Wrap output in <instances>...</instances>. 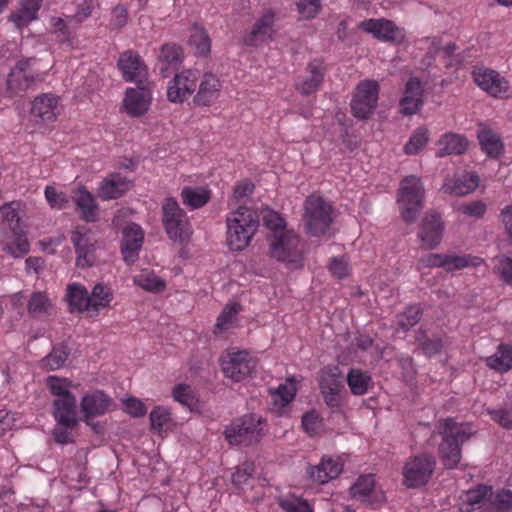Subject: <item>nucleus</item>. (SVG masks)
<instances>
[{
	"mask_svg": "<svg viewBox=\"0 0 512 512\" xmlns=\"http://www.w3.org/2000/svg\"><path fill=\"white\" fill-rule=\"evenodd\" d=\"M278 504L286 512H314L305 499L292 494L280 497Z\"/></svg>",
	"mask_w": 512,
	"mask_h": 512,
	"instance_id": "51",
	"label": "nucleus"
},
{
	"mask_svg": "<svg viewBox=\"0 0 512 512\" xmlns=\"http://www.w3.org/2000/svg\"><path fill=\"white\" fill-rule=\"evenodd\" d=\"M20 203L12 201L0 207V221L12 227L18 226L20 220Z\"/></svg>",
	"mask_w": 512,
	"mask_h": 512,
	"instance_id": "53",
	"label": "nucleus"
},
{
	"mask_svg": "<svg viewBox=\"0 0 512 512\" xmlns=\"http://www.w3.org/2000/svg\"><path fill=\"white\" fill-rule=\"evenodd\" d=\"M259 226L255 210L238 206L226 216V243L233 251H241L249 244Z\"/></svg>",
	"mask_w": 512,
	"mask_h": 512,
	"instance_id": "1",
	"label": "nucleus"
},
{
	"mask_svg": "<svg viewBox=\"0 0 512 512\" xmlns=\"http://www.w3.org/2000/svg\"><path fill=\"white\" fill-rule=\"evenodd\" d=\"M73 23H69V20L67 21L63 20L62 18H53L52 19V33L56 34L61 41H67L70 42L72 37V30L71 25Z\"/></svg>",
	"mask_w": 512,
	"mask_h": 512,
	"instance_id": "61",
	"label": "nucleus"
},
{
	"mask_svg": "<svg viewBox=\"0 0 512 512\" xmlns=\"http://www.w3.org/2000/svg\"><path fill=\"white\" fill-rule=\"evenodd\" d=\"M486 365L500 373H505L512 369V346L500 344L496 352L486 358Z\"/></svg>",
	"mask_w": 512,
	"mask_h": 512,
	"instance_id": "38",
	"label": "nucleus"
},
{
	"mask_svg": "<svg viewBox=\"0 0 512 512\" xmlns=\"http://www.w3.org/2000/svg\"><path fill=\"white\" fill-rule=\"evenodd\" d=\"M276 14L273 10H265L256 21L252 30L244 37V43L248 46H257L260 43L273 39Z\"/></svg>",
	"mask_w": 512,
	"mask_h": 512,
	"instance_id": "17",
	"label": "nucleus"
},
{
	"mask_svg": "<svg viewBox=\"0 0 512 512\" xmlns=\"http://www.w3.org/2000/svg\"><path fill=\"white\" fill-rule=\"evenodd\" d=\"M45 197L50 206L55 209H64L69 203L66 194L63 192H58L52 186H47L45 188Z\"/></svg>",
	"mask_w": 512,
	"mask_h": 512,
	"instance_id": "60",
	"label": "nucleus"
},
{
	"mask_svg": "<svg viewBox=\"0 0 512 512\" xmlns=\"http://www.w3.org/2000/svg\"><path fill=\"white\" fill-rule=\"evenodd\" d=\"M131 186L128 178L118 173H111L101 181L97 195L102 200L117 199L129 191Z\"/></svg>",
	"mask_w": 512,
	"mask_h": 512,
	"instance_id": "23",
	"label": "nucleus"
},
{
	"mask_svg": "<svg viewBox=\"0 0 512 512\" xmlns=\"http://www.w3.org/2000/svg\"><path fill=\"white\" fill-rule=\"evenodd\" d=\"M416 341L423 354L428 357L440 353L443 347L442 340L439 337L430 338L426 332L422 330L416 333Z\"/></svg>",
	"mask_w": 512,
	"mask_h": 512,
	"instance_id": "47",
	"label": "nucleus"
},
{
	"mask_svg": "<svg viewBox=\"0 0 512 512\" xmlns=\"http://www.w3.org/2000/svg\"><path fill=\"white\" fill-rule=\"evenodd\" d=\"M261 418L247 414L225 427L224 436L230 445H252L262 437Z\"/></svg>",
	"mask_w": 512,
	"mask_h": 512,
	"instance_id": "7",
	"label": "nucleus"
},
{
	"mask_svg": "<svg viewBox=\"0 0 512 512\" xmlns=\"http://www.w3.org/2000/svg\"><path fill=\"white\" fill-rule=\"evenodd\" d=\"M326 67L322 60L314 59L306 68V75L298 79L295 87L302 95H310L317 92L324 80Z\"/></svg>",
	"mask_w": 512,
	"mask_h": 512,
	"instance_id": "19",
	"label": "nucleus"
},
{
	"mask_svg": "<svg viewBox=\"0 0 512 512\" xmlns=\"http://www.w3.org/2000/svg\"><path fill=\"white\" fill-rule=\"evenodd\" d=\"M53 307L51 299L45 292L32 293L27 304L28 313L33 318L50 315L53 311Z\"/></svg>",
	"mask_w": 512,
	"mask_h": 512,
	"instance_id": "41",
	"label": "nucleus"
},
{
	"mask_svg": "<svg viewBox=\"0 0 512 512\" xmlns=\"http://www.w3.org/2000/svg\"><path fill=\"white\" fill-rule=\"evenodd\" d=\"M255 471L254 464L250 462L243 463L232 475V482L236 486L245 484Z\"/></svg>",
	"mask_w": 512,
	"mask_h": 512,
	"instance_id": "62",
	"label": "nucleus"
},
{
	"mask_svg": "<svg viewBox=\"0 0 512 512\" xmlns=\"http://www.w3.org/2000/svg\"><path fill=\"white\" fill-rule=\"evenodd\" d=\"M88 297L87 289L81 284L72 283L66 288V301L72 313L78 312L88 315Z\"/></svg>",
	"mask_w": 512,
	"mask_h": 512,
	"instance_id": "36",
	"label": "nucleus"
},
{
	"mask_svg": "<svg viewBox=\"0 0 512 512\" xmlns=\"http://www.w3.org/2000/svg\"><path fill=\"white\" fill-rule=\"evenodd\" d=\"M428 130L426 128H418L409 138L404 146V152L408 155L417 154L428 143Z\"/></svg>",
	"mask_w": 512,
	"mask_h": 512,
	"instance_id": "52",
	"label": "nucleus"
},
{
	"mask_svg": "<svg viewBox=\"0 0 512 512\" xmlns=\"http://www.w3.org/2000/svg\"><path fill=\"white\" fill-rule=\"evenodd\" d=\"M339 376V370L335 367L331 369L330 373L322 375L319 382L324 401L332 408L338 407L342 403L344 385L339 380Z\"/></svg>",
	"mask_w": 512,
	"mask_h": 512,
	"instance_id": "21",
	"label": "nucleus"
},
{
	"mask_svg": "<svg viewBox=\"0 0 512 512\" xmlns=\"http://www.w3.org/2000/svg\"><path fill=\"white\" fill-rule=\"evenodd\" d=\"M239 311L240 305L237 303L226 305L218 316L216 329L219 331L229 329Z\"/></svg>",
	"mask_w": 512,
	"mask_h": 512,
	"instance_id": "54",
	"label": "nucleus"
},
{
	"mask_svg": "<svg viewBox=\"0 0 512 512\" xmlns=\"http://www.w3.org/2000/svg\"><path fill=\"white\" fill-rule=\"evenodd\" d=\"M436 428L442 435V442L439 445L440 460L446 468L453 469L461 459V445L473 434L472 427L468 423L444 419L437 423Z\"/></svg>",
	"mask_w": 512,
	"mask_h": 512,
	"instance_id": "2",
	"label": "nucleus"
},
{
	"mask_svg": "<svg viewBox=\"0 0 512 512\" xmlns=\"http://www.w3.org/2000/svg\"><path fill=\"white\" fill-rule=\"evenodd\" d=\"M37 64L35 57L23 58L16 63L7 80L12 94L17 95L44 81L46 72L40 71Z\"/></svg>",
	"mask_w": 512,
	"mask_h": 512,
	"instance_id": "6",
	"label": "nucleus"
},
{
	"mask_svg": "<svg viewBox=\"0 0 512 512\" xmlns=\"http://www.w3.org/2000/svg\"><path fill=\"white\" fill-rule=\"evenodd\" d=\"M143 239L144 233L139 225L131 223L124 228L121 252L125 262L130 264L136 261Z\"/></svg>",
	"mask_w": 512,
	"mask_h": 512,
	"instance_id": "22",
	"label": "nucleus"
},
{
	"mask_svg": "<svg viewBox=\"0 0 512 512\" xmlns=\"http://www.w3.org/2000/svg\"><path fill=\"white\" fill-rule=\"evenodd\" d=\"M163 224L170 239L183 242L191 234L186 213L174 198H166L162 204Z\"/></svg>",
	"mask_w": 512,
	"mask_h": 512,
	"instance_id": "8",
	"label": "nucleus"
},
{
	"mask_svg": "<svg viewBox=\"0 0 512 512\" xmlns=\"http://www.w3.org/2000/svg\"><path fill=\"white\" fill-rule=\"evenodd\" d=\"M474 82L478 87L495 98H504L510 89L509 81L496 70L476 67L472 71Z\"/></svg>",
	"mask_w": 512,
	"mask_h": 512,
	"instance_id": "12",
	"label": "nucleus"
},
{
	"mask_svg": "<svg viewBox=\"0 0 512 512\" xmlns=\"http://www.w3.org/2000/svg\"><path fill=\"white\" fill-rule=\"evenodd\" d=\"M210 191L202 188L184 187L181 191V198L185 205L191 209L203 207L210 200Z\"/></svg>",
	"mask_w": 512,
	"mask_h": 512,
	"instance_id": "42",
	"label": "nucleus"
},
{
	"mask_svg": "<svg viewBox=\"0 0 512 512\" xmlns=\"http://www.w3.org/2000/svg\"><path fill=\"white\" fill-rule=\"evenodd\" d=\"M151 427L157 432H161L163 427L170 421V412L167 408L158 406L150 413Z\"/></svg>",
	"mask_w": 512,
	"mask_h": 512,
	"instance_id": "58",
	"label": "nucleus"
},
{
	"mask_svg": "<svg viewBox=\"0 0 512 512\" xmlns=\"http://www.w3.org/2000/svg\"><path fill=\"white\" fill-rule=\"evenodd\" d=\"M112 406V399L102 391L88 394L81 401V408L86 421L91 417L105 414L112 409Z\"/></svg>",
	"mask_w": 512,
	"mask_h": 512,
	"instance_id": "25",
	"label": "nucleus"
},
{
	"mask_svg": "<svg viewBox=\"0 0 512 512\" xmlns=\"http://www.w3.org/2000/svg\"><path fill=\"white\" fill-rule=\"evenodd\" d=\"M117 66L125 81L142 84L147 81V67L137 52L128 50L120 54Z\"/></svg>",
	"mask_w": 512,
	"mask_h": 512,
	"instance_id": "15",
	"label": "nucleus"
},
{
	"mask_svg": "<svg viewBox=\"0 0 512 512\" xmlns=\"http://www.w3.org/2000/svg\"><path fill=\"white\" fill-rule=\"evenodd\" d=\"M269 256L288 266L294 268L301 267L303 261V245L300 237L293 231L273 234L269 238Z\"/></svg>",
	"mask_w": 512,
	"mask_h": 512,
	"instance_id": "5",
	"label": "nucleus"
},
{
	"mask_svg": "<svg viewBox=\"0 0 512 512\" xmlns=\"http://www.w3.org/2000/svg\"><path fill=\"white\" fill-rule=\"evenodd\" d=\"M497 271L501 279L508 285L512 286V258L501 256L496 265Z\"/></svg>",
	"mask_w": 512,
	"mask_h": 512,
	"instance_id": "63",
	"label": "nucleus"
},
{
	"mask_svg": "<svg viewBox=\"0 0 512 512\" xmlns=\"http://www.w3.org/2000/svg\"><path fill=\"white\" fill-rule=\"evenodd\" d=\"M75 204L80 216L87 222H94L98 218V204L94 196L85 188L80 187L75 196Z\"/></svg>",
	"mask_w": 512,
	"mask_h": 512,
	"instance_id": "35",
	"label": "nucleus"
},
{
	"mask_svg": "<svg viewBox=\"0 0 512 512\" xmlns=\"http://www.w3.org/2000/svg\"><path fill=\"white\" fill-rule=\"evenodd\" d=\"M255 365V360L245 350L228 351L221 357V368L225 377L234 382H240L248 377Z\"/></svg>",
	"mask_w": 512,
	"mask_h": 512,
	"instance_id": "11",
	"label": "nucleus"
},
{
	"mask_svg": "<svg viewBox=\"0 0 512 512\" xmlns=\"http://www.w3.org/2000/svg\"><path fill=\"white\" fill-rule=\"evenodd\" d=\"M421 316L422 309L419 305L408 306L402 313L397 315V325L403 331H408L419 322Z\"/></svg>",
	"mask_w": 512,
	"mask_h": 512,
	"instance_id": "50",
	"label": "nucleus"
},
{
	"mask_svg": "<svg viewBox=\"0 0 512 512\" xmlns=\"http://www.w3.org/2000/svg\"><path fill=\"white\" fill-rule=\"evenodd\" d=\"M136 88H128L124 98V107L132 116H140L144 114L151 102V91L149 83L146 81L136 83Z\"/></svg>",
	"mask_w": 512,
	"mask_h": 512,
	"instance_id": "18",
	"label": "nucleus"
},
{
	"mask_svg": "<svg viewBox=\"0 0 512 512\" xmlns=\"http://www.w3.org/2000/svg\"><path fill=\"white\" fill-rule=\"evenodd\" d=\"M479 184V176L473 172H464L455 175L452 180H447L443 185V191L455 196H464L473 192Z\"/></svg>",
	"mask_w": 512,
	"mask_h": 512,
	"instance_id": "28",
	"label": "nucleus"
},
{
	"mask_svg": "<svg viewBox=\"0 0 512 512\" xmlns=\"http://www.w3.org/2000/svg\"><path fill=\"white\" fill-rule=\"evenodd\" d=\"M296 6L299 14L304 19L314 18L320 11V0H298Z\"/></svg>",
	"mask_w": 512,
	"mask_h": 512,
	"instance_id": "59",
	"label": "nucleus"
},
{
	"mask_svg": "<svg viewBox=\"0 0 512 512\" xmlns=\"http://www.w3.org/2000/svg\"><path fill=\"white\" fill-rule=\"evenodd\" d=\"M113 300L112 290L103 284H96L88 297V317H96L100 310L109 307Z\"/></svg>",
	"mask_w": 512,
	"mask_h": 512,
	"instance_id": "34",
	"label": "nucleus"
},
{
	"mask_svg": "<svg viewBox=\"0 0 512 512\" xmlns=\"http://www.w3.org/2000/svg\"><path fill=\"white\" fill-rule=\"evenodd\" d=\"M437 145V157H444L448 155H461L468 148V140L463 135L449 132L440 137V139L437 142Z\"/></svg>",
	"mask_w": 512,
	"mask_h": 512,
	"instance_id": "31",
	"label": "nucleus"
},
{
	"mask_svg": "<svg viewBox=\"0 0 512 512\" xmlns=\"http://www.w3.org/2000/svg\"><path fill=\"white\" fill-rule=\"evenodd\" d=\"M3 250L14 258L26 255L30 250L26 234L22 230L12 227V236L5 243Z\"/></svg>",
	"mask_w": 512,
	"mask_h": 512,
	"instance_id": "40",
	"label": "nucleus"
},
{
	"mask_svg": "<svg viewBox=\"0 0 512 512\" xmlns=\"http://www.w3.org/2000/svg\"><path fill=\"white\" fill-rule=\"evenodd\" d=\"M490 492L491 487L486 485H479L475 489H470L466 491L460 497V511L470 512L474 510L475 505H480V507L483 508L484 512L485 508L489 506Z\"/></svg>",
	"mask_w": 512,
	"mask_h": 512,
	"instance_id": "32",
	"label": "nucleus"
},
{
	"mask_svg": "<svg viewBox=\"0 0 512 512\" xmlns=\"http://www.w3.org/2000/svg\"><path fill=\"white\" fill-rule=\"evenodd\" d=\"M76 249V264L81 268L91 266L95 260V239L88 232L76 231L71 237Z\"/></svg>",
	"mask_w": 512,
	"mask_h": 512,
	"instance_id": "24",
	"label": "nucleus"
},
{
	"mask_svg": "<svg viewBox=\"0 0 512 512\" xmlns=\"http://www.w3.org/2000/svg\"><path fill=\"white\" fill-rule=\"evenodd\" d=\"M342 469L343 465L338 459L323 457L321 462L311 470L310 476L315 482L325 484L337 478Z\"/></svg>",
	"mask_w": 512,
	"mask_h": 512,
	"instance_id": "33",
	"label": "nucleus"
},
{
	"mask_svg": "<svg viewBox=\"0 0 512 512\" xmlns=\"http://www.w3.org/2000/svg\"><path fill=\"white\" fill-rule=\"evenodd\" d=\"M303 226L312 237L329 233L333 223V208L321 196L310 195L304 202Z\"/></svg>",
	"mask_w": 512,
	"mask_h": 512,
	"instance_id": "3",
	"label": "nucleus"
},
{
	"mask_svg": "<svg viewBox=\"0 0 512 512\" xmlns=\"http://www.w3.org/2000/svg\"><path fill=\"white\" fill-rule=\"evenodd\" d=\"M95 7V0H84L77 6L76 13L68 17L69 23H75L76 25L82 23L92 15Z\"/></svg>",
	"mask_w": 512,
	"mask_h": 512,
	"instance_id": "57",
	"label": "nucleus"
},
{
	"mask_svg": "<svg viewBox=\"0 0 512 512\" xmlns=\"http://www.w3.org/2000/svg\"><path fill=\"white\" fill-rule=\"evenodd\" d=\"M379 94L378 83L373 80L361 81L351 100L353 115L359 119L368 118L377 106Z\"/></svg>",
	"mask_w": 512,
	"mask_h": 512,
	"instance_id": "10",
	"label": "nucleus"
},
{
	"mask_svg": "<svg viewBox=\"0 0 512 512\" xmlns=\"http://www.w3.org/2000/svg\"><path fill=\"white\" fill-rule=\"evenodd\" d=\"M375 480L372 475L360 476L357 482L350 488L351 496L357 500L372 502Z\"/></svg>",
	"mask_w": 512,
	"mask_h": 512,
	"instance_id": "45",
	"label": "nucleus"
},
{
	"mask_svg": "<svg viewBox=\"0 0 512 512\" xmlns=\"http://www.w3.org/2000/svg\"><path fill=\"white\" fill-rule=\"evenodd\" d=\"M512 508V491L502 490L495 495L490 492L489 506L484 512H508Z\"/></svg>",
	"mask_w": 512,
	"mask_h": 512,
	"instance_id": "46",
	"label": "nucleus"
},
{
	"mask_svg": "<svg viewBox=\"0 0 512 512\" xmlns=\"http://www.w3.org/2000/svg\"><path fill=\"white\" fill-rule=\"evenodd\" d=\"M347 384L353 395L361 396L373 387V382L368 372L352 368L347 374Z\"/></svg>",
	"mask_w": 512,
	"mask_h": 512,
	"instance_id": "39",
	"label": "nucleus"
},
{
	"mask_svg": "<svg viewBox=\"0 0 512 512\" xmlns=\"http://www.w3.org/2000/svg\"><path fill=\"white\" fill-rule=\"evenodd\" d=\"M220 91L221 82L218 77L212 73H205L193 101L199 106H209L219 97Z\"/></svg>",
	"mask_w": 512,
	"mask_h": 512,
	"instance_id": "26",
	"label": "nucleus"
},
{
	"mask_svg": "<svg viewBox=\"0 0 512 512\" xmlns=\"http://www.w3.org/2000/svg\"><path fill=\"white\" fill-rule=\"evenodd\" d=\"M183 49L175 43H166L161 46L158 54V65L163 77H168L169 70H176L183 61Z\"/></svg>",
	"mask_w": 512,
	"mask_h": 512,
	"instance_id": "27",
	"label": "nucleus"
},
{
	"mask_svg": "<svg viewBox=\"0 0 512 512\" xmlns=\"http://www.w3.org/2000/svg\"><path fill=\"white\" fill-rule=\"evenodd\" d=\"M423 87L416 78H410L406 84L404 97L400 101L401 111L405 115L415 114L423 104Z\"/></svg>",
	"mask_w": 512,
	"mask_h": 512,
	"instance_id": "29",
	"label": "nucleus"
},
{
	"mask_svg": "<svg viewBox=\"0 0 512 512\" xmlns=\"http://www.w3.org/2000/svg\"><path fill=\"white\" fill-rule=\"evenodd\" d=\"M54 417L61 425L76 426V401L72 394H66L54 401Z\"/></svg>",
	"mask_w": 512,
	"mask_h": 512,
	"instance_id": "30",
	"label": "nucleus"
},
{
	"mask_svg": "<svg viewBox=\"0 0 512 512\" xmlns=\"http://www.w3.org/2000/svg\"><path fill=\"white\" fill-rule=\"evenodd\" d=\"M443 223L436 212H427L423 217L418 238L425 249L435 248L442 240Z\"/></svg>",
	"mask_w": 512,
	"mask_h": 512,
	"instance_id": "16",
	"label": "nucleus"
},
{
	"mask_svg": "<svg viewBox=\"0 0 512 512\" xmlns=\"http://www.w3.org/2000/svg\"><path fill=\"white\" fill-rule=\"evenodd\" d=\"M199 74L196 70L185 69L176 74L167 86V98L173 103H183L196 90Z\"/></svg>",
	"mask_w": 512,
	"mask_h": 512,
	"instance_id": "13",
	"label": "nucleus"
},
{
	"mask_svg": "<svg viewBox=\"0 0 512 512\" xmlns=\"http://www.w3.org/2000/svg\"><path fill=\"white\" fill-rule=\"evenodd\" d=\"M492 419L506 429H512V397L505 407L490 412Z\"/></svg>",
	"mask_w": 512,
	"mask_h": 512,
	"instance_id": "56",
	"label": "nucleus"
},
{
	"mask_svg": "<svg viewBox=\"0 0 512 512\" xmlns=\"http://www.w3.org/2000/svg\"><path fill=\"white\" fill-rule=\"evenodd\" d=\"M134 283L142 289L153 293L162 292L166 287L165 281L149 270H143L139 275L135 276Z\"/></svg>",
	"mask_w": 512,
	"mask_h": 512,
	"instance_id": "44",
	"label": "nucleus"
},
{
	"mask_svg": "<svg viewBox=\"0 0 512 512\" xmlns=\"http://www.w3.org/2000/svg\"><path fill=\"white\" fill-rule=\"evenodd\" d=\"M173 397L176 401L188 407L193 404L194 400L191 387L184 384H179L174 388Z\"/></svg>",
	"mask_w": 512,
	"mask_h": 512,
	"instance_id": "64",
	"label": "nucleus"
},
{
	"mask_svg": "<svg viewBox=\"0 0 512 512\" xmlns=\"http://www.w3.org/2000/svg\"><path fill=\"white\" fill-rule=\"evenodd\" d=\"M68 358V352L64 347H56L40 361V367L46 371L61 368Z\"/></svg>",
	"mask_w": 512,
	"mask_h": 512,
	"instance_id": "48",
	"label": "nucleus"
},
{
	"mask_svg": "<svg viewBox=\"0 0 512 512\" xmlns=\"http://www.w3.org/2000/svg\"><path fill=\"white\" fill-rule=\"evenodd\" d=\"M262 220L266 228L274 231L273 234H279L285 231L283 230L285 226L284 219L273 210L265 209L262 211Z\"/></svg>",
	"mask_w": 512,
	"mask_h": 512,
	"instance_id": "55",
	"label": "nucleus"
},
{
	"mask_svg": "<svg viewBox=\"0 0 512 512\" xmlns=\"http://www.w3.org/2000/svg\"><path fill=\"white\" fill-rule=\"evenodd\" d=\"M360 29L385 42L401 43L405 39L404 29L388 19H369L360 23Z\"/></svg>",
	"mask_w": 512,
	"mask_h": 512,
	"instance_id": "14",
	"label": "nucleus"
},
{
	"mask_svg": "<svg viewBox=\"0 0 512 512\" xmlns=\"http://www.w3.org/2000/svg\"><path fill=\"white\" fill-rule=\"evenodd\" d=\"M435 464L434 458L426 454L410 458L403 467V484L408 488L424 486L431 478Z\"/></svg>",
	"mask_w": 512,
	"mask_h": 512,
	"instance_id": "9",
	"label": "nucleus"
},
{
	"mask_svg": "<svg viewBox=\"0 0 512 512\" xmlns=\"http://www.w3.org/2000/svg\"><path fill=\"white\" fill-rule=\"evenodd\" d=\"M424 197L425 189L420 178L410 175L401 181L397 202L400 215L406 224L415 222L423 208Z\"/></svg>",
	"mask_w": 512,
	"mask_h": 512,
	"instance_id": "4",
	"label": "nucleus"
},
{
	"mask_svg": "<svg viewBox=\"0 0 512 512\" xmlns=\"http://www.w3.org/2000/svg\"><path fill=\"white\" fill-rule=\"evenodd\" d=\"M59 98L52 93H44L35 97L32 102L31 116L44 123L53 122L60 114Z\"/></svg>",
	"mask_w": 512,
	"mask_h": 512,
	"instance_id": "20",
	"label": "nucleus"
},
{
	"mask_svg": "<svg viewBox=\"0 0 512 512\" xmlns=\"http://www.w3.org/2000/svg\"><path fill=\"white\" fill-rule=\"evenodd\" d=\"M190 44L195 47L196 53L202 56L207 55L211 49V40L207 32L198 26L192 28Z\"/></svg>",
	"mask_w": 512,
	"mask_h": 512,
	"instance_id": "49",
	"label": "nucleus"
},
{
	"mask_svg": "<svg viewBox=\"0 0 512 512\" xmlns=\"http://www.w3.org/2000/svg\"><path fill=\"white\" fill-rule=\"evenodd\" d=\"M482 150L489 157H498L503 151V144L497 133L490 128L480 125L477 132Z\"/></svg>",
	"mask_w": 512,
	"mask_h": 512,
	"instance_id": "37",
	"label": "nucleus"
},
{
	"mask_svg": "<svg viewBox=\"0 0 512 512\" xmlns=\"http://www.w3.org/2000/svg\"><path fill=\"white\" fill-rule=\"evenodd\" d=\"M482 263L481 258L471 255L444 254V269L449 272L470 266L477 267Z\"/></svg>",
	"mask_w": 512,
	"mask_h": 512,
	"instance_id": "43",
	"label": "nucleus"
}]
</instances>
